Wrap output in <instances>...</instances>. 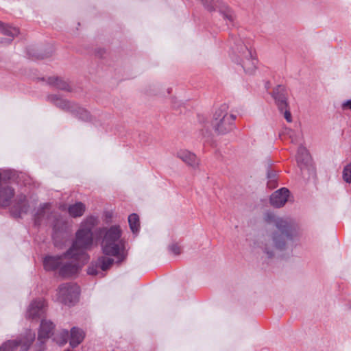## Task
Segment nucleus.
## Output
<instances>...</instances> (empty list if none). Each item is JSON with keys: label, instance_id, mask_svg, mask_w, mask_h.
Here are the masks:
<instances>
[{"label": "nucleus", "instance_id": "1", "mask_svg": "<svg viewBox=\"0 0 351 351\" xmlns=\"http://www.w3.org/2000/svg\"><path fill=\"white\" fill-rule=\"evenodd\" d=\"M268 221L277 230L267 232L254 243V251L259 249L265 258H275L279 253L292 250L298 237V227L291 220L268 215Z\"/></svg>", "mask_w": 351, "mask_h": 351}, {"label": "nucleus", "instance_id": "2", "mask_svg": "<svg viewBox=\"0 0 351 351\" xmlns=\"http://www.w3.org/2000/svg\"><path fill=\"white\" fill-rule=\"evenodd\" d=\"M99 223V219L95 216L87 217L81 223L76 232L75 240L71 248L65 253L69 256L73 253L75 258H82V262L88 261L89 257L86 251L90 249L93 245L92 230Z\"/></svg>", "mask_w": 351, "mask_h": 351}, {"label": "nucleus", "instance_id": "3", "mask_svg": "<svg viewBox=\"0 0 351 351\" xmlns=\"http://www.w3.org/2000/svg\"><path fill=\"white\" fill-rule=\"evenodd\" d=\"M97 230L99 237L104 234L101 243L103 253L106 255L115 256L119 261H123L126 254L124 242L121 239L120 228L113 226L108 229L103 228Z\"/></svg>", "mask_w": 351, "mask_h": 351}, {"label": "nucleus", "instance_id": "4", "mask_svg": "<svg viewBox=\"0 0 351 351\" xmlns=\"http://www.w3.org/2000/svg\"><path fill=\"white\" fill-rule=\"evenodd\" d=\"M234 51L235 54L233 60L241 66L245 74L254 75L257 64L255 52L241 40L235 45Z\"/></svg>", "mask_w": 351, "mask_h": 351}, {"label": "nucleus", "instance_id": "5", "mask_svg": "<svg viewBox=\"0 0 351 351\" xmlns=\"http://www.w3.org/2000/svg\"><path fill=\"white\" fill-rule=\"evenodd\" d=\"M236 116L228 111L226 104L221 105L215 112L213 125L219 134H226L234 128Z\"/></svg>", "mask_w": 351, "mask_h": 351}, {"label": "nucleus", "instance_id": "6", "mask_svg": "<svg viewBox=\"0 0 351 351\" xmlns=\"http://www.w3.org/2000/svg\"><path fill=\"white\" fill-rule=\"evenodd\" d=\"M48 99L53 103L56 106L62 108L71 110L79 119L87 121L90 118L89 112L84 108L75 104H71L68 101L62 99L58 95H51L48 96Z\"/></svg>", "mask_w": 351, "mask_h": 351}, {"label": "nucleus", "instance_id": "7", "mask_svg": "<svg viewBox=\"0 0 351 351\" xmlns=\"http://www.w3.org/2000/svg\"><path fill=\"white\" fill-rule=\"evenodd\" d=\"M79 287L71 283L61 285L58 290V300L66 305H71L77 300Z\"/></svg>", "mask_w": 351, "mask_h": 351}, {"label": "nucleus", "instance_id": "8", "mask_svg": "<svg viewBox=\"0 0 351 351\" xmlns=\"http://www.w3.org/2000/svg\"><path fill=\"white\" fill-rule=\"evenodd\" d=\"M35 339V333L31 330L25 332L24 337L19 340H10L0 347V351H13L20 347L21 351H27Z\"/></svg>", "mask_w": 351, "mask_h": 351}, {"label": "nucleus", "instance_id": "9", "mask_svg": "<svg viewBox=\"0 0 351 351\" xmlns=\"http://www.w3.org/2000/svg\"><path fill=\"white\" fill-rule=\"evenodd\" d=\"M73 253L64 260L63 264L60 267L59 274L62 277H71L76 274L80 268L86 263L82 262V258H75Z\"/></svg>", "mask_w": 351, "mask_h": 351}, {"label": "nucleus", "instance_id": "10", "mask_svg": "<svg viewBox=\"0 0 351 351\" xmlns=\"http://www.w3.org/2000/svg\"><path fill=\"white\" fill-rule=\"evenodd\" d=\"M113 263L114 260L112 258L102 256L88 267L87 273L89 275L103 277L104 276V271L108 269Z\"/></svg>", "mask_w": 351, "mask_h": 351}, {"label": "nucleus", "instance_id": "11", "mask_svg": "<svg viewBox=\"0 0 351 351\" xmlns=\"http://www.w3.org/2000/svg\"><path fill=\"white\" fill-rule=\"evenodd\" d=\"M46 302L43 299L33 300L27 307L25 317L29 319H38L46 312Z\"/></svg>", "mask_w": 351, "mask_h": 351}, {"label": "nucleus", "instance_id": "12", "mask_svg": "<svg viewBox=\"0 0 351 351\" xmlns=\"http://www.w3.org/2000/svg\"><path fill=\"white\" fill-rule=\"evenodd\" d=\"M272 97L280 111L282 112L284 109L287 108V93L285 86H277L274 89Z\"/></svg>", "mask_w": 351, "mask_h": 351}, {"label": "nucleus", "instance_id": "13", "mask_svg": "<svg viewBox=\"0 0 351 351\" xmlns=\"http://www.w3.org/2000/svg\"><path fill=\"white\" fill-rule=\"evenodd\" d=\"M289 196V191L287 188H281L271 195L270 203L276 208H280L287 202Z\"/></svg>", "mask_w": 351, "mask_h": 351}, {"label": "nucleus", "instance_id": "14", "mask_svg": "<svg viewBox=\"0 0 351 351\" xmlns=\"http://www.w3.org/2000/svg\"><path fill=\"white\" fill-rule=\"evenodd\" d=\"M54 325L51 321L43 319L38 331V341L41 344H44L50 337Z\"/></svg>", "mask_w": 351, "mask_h": 351}, {"label": "nucleus", "instance_id": "15", "mask_svg": "<svg viewBox=\"0 0 351 351\" xmlns=\"http://www.w3.org/2000/svg\"><path fill=\"white\" fill-rule=\"evenodd\" d=\"M14 201L15 204L12 213L15 217H21L22 214L28 212L29 206L25 195H21L17 196Z\"/></svg>", "mask_w": 351, "mask_h": 351}, {"label": "nucleus", "instance_id": "16", "mask_svg": "<svg viewBox=\"0 0 351 351\" xmlns=\"http://www.w3.org/2000/svg\"><path fill=\"white\" fill-rule=\"evenodd\" d=\"M68 256H65V253L59 256H47L43 261L44 267L47 271H53L60 267L63 264V261Z\"/></svg>", "mask_w": 351, "mask_h": 351}, {"label": "nucleus", "instance_id": "17", "mask_svg": "<svg viewBox=\"0 0 351 351\" xmlns=\"http://www.w3.org/2000/svg\"><path fill=\"white\" fill-rule=\"evenodd\" d=\"M0 33L8 36V38L5 40L0 38V43L9 44L12 41L15 36H18L19 30L16 27H12L0 21Z\"/></svg>", "mask_w": 351, "mask_h": 351}, {"label": "nucleus", "instance_id": "18", "mask_svg": "<svg viewBox=\"0 0 351 351\" xmlns=\"http://www.w3.org/2000/svg\"><path fill=\"white\" fill-rule=\"evenodd\" d=\"M176 156L193 167H196L199 165V160L196 155L189 150L180 149L177 152Z\"/></svg>", "mask_w": 351, "mask_h": 351}, {"label": "nucleus", "instance_id": "19", "mask_svg": "<svg viewBox=\"0 0 351 351\" xmlns=\"http://www.w3.org/2000/svg\"><path fill=\"white\" fill-rule=\"evenodd\" d=\"M51 204L45 203L40 206L35 215V223L40 225L45 220L51 219Z\"/></svg>", "mask_w": 351, "mask_h": 351}, {"label": "nucleus", "instance_id": "20", "mask_svg": "<svg viewBox=\"0 0 351 351\" xmlns=\"http://www.w3.org/2000/svg\"><path fill=\"white\" fill-rule=\"evenodd\" d=\"M14 195V190L9 186L0 188V206L5 207L10 205Z\"/></svg>", "mask_w": 351, "mask_h": 351}, {"label": "nucleus", "instance_id": "21", "mask_svg": "<svg viewBox=\"0 0 351 351\" xmlns=\"http://www.w3.org/2000/svg\"><path fill=\"white\" fill-rule=\"evenodd\" d=\"M84 332L78 328L73 327L71 330L70 345L73 348L77 346L84 338Z\"/></svg>", "mask_w": 351, "mask_h": 351}, {"label": "nucleus", "instance_id": "22", "mask_svg": "<svg viewBox=\"0 0 351 351\" xmlns=\"http://www.w3.org/2000/svg\"><path fill=\"white\" fill-rule=\"evenodd\" d=\"M85 210L86 206L82 202H77L71 205L68 208L69 215L73 217H79L82 216Z\"/></svg>", "mask_w": 351, "mask_h": 351}, {"label": "nucleus", "instance_id": "23", "mask_svg": "<svg viewBox=\"0 0 351 351\" xmlns=\"http://www.w3.org/2000/svg\"><path fill=\"white\" fill-rule=\"evenodd\" d=\"M296 159L298 163L305 165L308 164L311 160V157L305 147L301 146L298 148Z\"/></svg>", "mask_w": 351, "mask_h": 351}, {"label": "nucleus", "instance_id": "24", "mask_svg": "<svg viewBox=\"0 0 351 351\" xmlns=\"http://www.w3.org/2000/svg\"><path fill=\"white\" fill-rule=\"evenodd\" d=\"M49 84L61 90H69V84L58 77H50L48 79Z\"/></svg>", "mask_w": 351, "mask_h": 351}, {"label": "nucleus", "instance_id": "25", "mask_svg": "<svg viewBox=\"0 0 351 351\" xmlns=\"http://www.w3.org/2000/svg\"><path fill=\"white\" fill-rule=\"evenodd\" d=\"M69 337V332L66 330H62L57 333L54 337V341L59 345L62 346L66 343Z\"/></svg>", "mask_w": 351, "mask_h": 351}, {"label": "nucleus", "instance_id": "26", "mask_svg": "<svg viewBox=\"0 0 351 351\" xmlns=\"http://www.w3.org/2000/svg\"><path fill=\"white\" fill-rule=\"evenodd\" d=\"M342 178L346 183H351V162L344 167Z\"/></svg>", "mask_w": 351, "mask_h": 351}, {"label": "nucleus", "instance_id": "27", "mask_svg": "<svg viewBox=\"0 0 351 351\" xmlns=\"http://www.w3.org/2000/svg\"><path fill=\"white\" fill-rule=\"evenodd\" d=\"M140 228L139 217L136 213H133V237L138 233Z\"/></svg>", "mask_w": 351, "mask_h": 351}, {"label": "nucleus", "instance_id": "28", "mask_svg": "<svg viewBox=\"0 0 351 351\" xmlns=\"http://www.w3.org/2000/svg\"><path fill=\"white\" fill-rule=\"evenodd\" d=\"M202 3L205 8L209 12H212L216 10L217 3L213 2V0H202Z\"/></svg>", "mask_w": 351, "mask_h": 351}, {"label": "nucleus", "instance_id": "29", "mask_svg": "<svg viewBox=\"0 0 351 351\" xmlns=\"http://www.w3.org/2000/svg\"><path fill=\"white\" fill-rule=\"evenodd\" d=\"M169 251L174 255H179L181 254L182 248L177 243H173L169 246Z\"/></svg>", "mask_w": 351, "mask_h": 351}, {"label": "nucleus", "instance_id": "30", "mask_svg": "<svg viewBox=\"0 0 351 351\" xmlns=\"http://www.w3.org/2000/svg\"><path fill=\"white\" fill-rule=\"evenodd\" d=\"M220 12H221L223 16L224 17L225 19L229 21H233L234 20V14L232 12L231 10H226V11H222L220 10Z\"/></svg>", "mask_w": 351, "mask_h": 351}, {"label": "nucleus", "instance_id": "31", "mask_svg": "<svg viewBox=\"0 0 351 351\" xmlns=\"http://www.w3.org/2000/svg\"><path fill=\"white\" fill-rule=\"evenodd\" d=\"M341 108L343 110L349 109L351 110V99L344 101L341 104Z\"/></svg>", "mask_w": 351, "mask_h": 351}, {"label": "nucleus", "instance_id": "32", "mask_svg": "<svg viewBox=\"0 0 351 351\" xmlns=\"http://www.w3.org/2000/svg\"><path fill=\"white\" fill-rule=\"evenodd\" d=\"M283 110H285V112H284V117H285V119L288 122H291L292 121V119H291V114L290 111L289 110H287V108H286Z\"/></svg>", "mask_w": 351, "mask_h": 351}, {"label": "nucleus", "instance_id": "33", "mask_svg": "<svg viewBox=\"0 0 351 351\" xmlns=\"http://www.w3.org/2000/svg\"><path fill=\"white\" fill-rule=\"evenodd\" d=\"M53 228L56 230H60V227L59 226V221L58 220H56V222H54V224H53Z\"/></svg>", "mask_w": 351, "mask_h": 351}, {"label": "nucleus", "instance_id": "34", "mask_svg": "<svg viewBox=\"0 0 351 351\" xmlns=\"http://www.w3.org/2000/svg\"><path fill=\"white\" fill-rule=\"evenodd\" d=\"M128 220L129 226H130V229L132 230V214L128 215Z\"/></svg>", "mask_w": 351, "mask_h": 351}]
</instances>
